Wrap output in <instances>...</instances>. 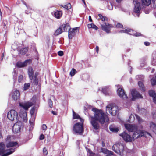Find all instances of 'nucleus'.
Segmentation results:
<instances>
[{
  "label": "nucleus",
  "mask_w": 156,
  "mask_h": 156,
  "mask_svg": "<svg viewBox=\"0 0 156 156\" xmlns=\"http://www.w3.org/2000/svg\"><path fill=\"white\" fill-rule=\"evenodd\" d=\"M94 112V116H91L90 123L95 130L98 129L100 127L98 121L101 124L108 122L109 120V118L107 115L105 113L101 110H98L96 108L92 109Z\"/></svg>",
  "instance_id": "obj_1"
},
{
  "label": "nucleus",
  "mask_w": 156,
  "mask_h": 156,
  "mask_svg": "<svg viewBox=\"0 0 156 156\" xmlns=\"http://www.w3.org/2000/svg\"><path fill=\"white\" fill-rule=\"evenodd\" d=\"M147 134L151 136V134L147 132L142 130H138L135 131L133 133L132 137L130 135L125 132H124L119 134V136H121L123 139L126 142H131L133 141L135 139H137L143 136H146Z\"/></svg>",
  "instance_id": "obj_2"
},
{
  "label": "nucleus",
  "mask_w": 156,
  "mask_h": 156,
  "mask_svg": "<svg viewBox=\"0 0 156 156\" xmlns=\"http://www.w3.org/2000/svg\"><path fill=\"white\" fill-rule=\"evenodd\" d=\"M33 103L31 102H20L19 105L21 108L19 115L25 122L27 121V113L26 112L30 107L33 105Z\"/></svg>",
  "instance_id": "obj_3"
},
{
  "label": "nucleus",
  "mask_w": 156,
  "mask_h": 156,
  "mask_svg": "<svg viewBox=\"0 0 156 156\" xmlns=\"http://www.w3.org/2000/svg\"><path fill=\"white\" fill-rule=\"evenodd\" d=\"M15 151V149L13 148L6 150L4 144L2 143H0V155L1 156H7L12 154Z\"/></svg>",
  "instance_id": "obj_4"
},
{
  "label": "nucleus",
  "mask_w": 156,
  "mask_h": 156,
  "mask_svg": "<svg viewBox=\"0 0 156 156\" xmlns=\"http://www.w3.org/2000/svg\"><path fill=\"white\" fill-rule=\"evenodd\" d=\"M118 108L117 106L113 104L108 105L106 107L107 113H109L112 115H115L118 112Z\"/></svg>",
  "instance_id": "obj_5"
},
{
  "label": "nucleus",
  "mask_w": 156,
  "mask_h": 156,
  "mask_svg": "<svg viewBox=\"0 0 156 156\" xmlns=\"http://www.w3.org/2000/svg\"><path fill=\"white\" fill-rule=\"evenodd\" d=\"M112 149L120 156H122L124 152V146L120 143L115 144L112 147Z\"/></svg>",
  "instance_id": "obj_6"
},
{
  "label": "nucleus",
  "mask_w": 156,
  "mask_h": 156,
  "mask_svg": "<svg viewBox=\"0 0 156 156\" xmlns=\"http://www.w3.org/2000/svg\"><path fill=\"white\" fill-rule=\"evenodd\" d=\"M83 123H77L75 124L73 128V131L76 133L82 134L83 131Z\"/></svg>",
  "instance_id": "obj_7"
},
{
  "label": "nucleus",
  "mask_w": 156,
  "mask_h": 156,
  "mask_svg": "<svg viewBox=\"0 0 156 156\" xmlns=\"http://www.w3.org/2000/svg\"><path fill=\"white\" fill-rule=\"evenodd\" d=\"M8 118L11 121L16 120L18 117L17 112L14 110H11L7 114Z\"/></svg>",
  "instance_id": "obj_8"
},
{
  "label": "nucleus",
  "mask_w": 156,
  "mask_h": 156,
  "mask_svg": "<svg viewBox=\"0 0 156 156\" xmlns=\"http://www.w3.org/2000/svg\"><path fill=\"white\" fill-rule=\"evenodd\" d=\"M23 124L20 121H18L14 124L12 127V131L15 133H19L23 128Z\"/></svg>",
  "instance_id": "obj_9"
},
{
  "label": "nucleus",
  "mask_w": 156,
  "mask_h": 156,
  "mask_svg": "<svg viewBox=\"0 0 156 156\" xmlns=\"http://www.w3.org/2000/svg\"><path fill=\"white\" fill-rule=\"evenodd\" d=\"M30 114L31 115V118L29 120V123L31 126H33L34 125L36 115L35 107H33L31 109L30 111Z\"/></svg>",
  "instance_id": "obj_10"
},
{
  "label": "nucleus",
  "mask_w": 156,
  "mask_h": 156,
  "mask_svg": "<svg viewBox=\"0 0 156 156\" xmlns=\"http://www.w3.org/2000/svg\"><path fill=\"white\" fill-rule=\"evenodd\" d=\"M121 33H126L128 34L132 35L135 36H141V34L140 33L137 32L135 31H133V30L130 29H127L123 30H121L120 31Z\"/></svg>",
  "instance_id": "obj_11"
},
{
  "label": "nucleus",
  "mask_w": 156,
  "mask_h": 156,
  "mask_svg": "<svg viewBox=\"0 0 156 156\" xmlns=\"http://www.w3.org/2000/svg\"><path fill=\"white\" fill-rule=\"evenodd\" d=\"M135 117H136L139 123H141L143 122V120L136 114H131L130 115L129 119V122H133L135 120Z\"/></svg>",
  "instance_id": "obj_12"
},
{
  "label": "nucleus",
  "mask_w": 156,
  "mask_h": 156,
  "mask_svg": "<svg viewBox=\"0 0 156 156\" xmlns=\"http://www.w3.org/2000/svg\"><path fill=\"white\" fill-rule=\"evenodd\" d=\"M117 93L118 95L122 99L126 100L127 99L128 97L126 94L125 93L124 90L121 88L119 87L118 88Z\"/></svg>",
  "instance_id": "obj_13"
},
{
  "label": "nucleus",
  "mask_w": 156,
  "mask_h": 156,
  "mask_svg": "<svg viewBox=\"0 0 156 156\" xmlns=\"http://www.w3.org/2000/svg\"><path fill=\"white\" fill-rule=\"evenodd\" d=\"M101 28L102 30L105 31L107 33H110L111 28L113 27V26L109 23H104L103 24L101 25Z\"/></svg>",
  "instance_id": "obj_14"
},
{
  "label": "nucleus",
  "mask_w": 156,
  "mask_h": 156,
  "mask_svg": "<svg viewBox=\"0 0 156 156\" xmlns=\"http://www.w3.org/2000/svg\"><path fill=\"white\" fill-rule=\"evenodd\" d=\"M124 125L126 129L129 132H132L135 130H136V131L138 130H136L137 127V126L135 125L125 124ZM138 130L139 131V130Z\"/></svg>",
  "instance_id": "obj_15"
},
{
  "label": "nucleus",
  "mask_w": 156,
  "mask_h": 156,
  "mask_svg": "<svg viewBox=\"0 0 156 156\" xmlns=\"http://www.w3.org/2000/svg\"><path fill=\"white\" fill-rule=\"evenodd\" d=\"M31 62V60L30 59L27 60L23 62L19 61L16 64V66L19 68L23 67L29 64Z\"/></svg>",
  "instance_id": "obj_16"
},
{
  "label": "nucleus",
  "mask_w": 156,
  "mask_h": 156,
  "mask_svg": "<svg viewBox=\"0 0 156 156\" xmlns=\"http://www.w3.org/2000/svg\"><path fill=\"white\" fill-rule=\"evenodd\" d=\"M11 95L12 98L16 101L20 98V93L18 90H15L12 91Z\"/></svg>",
  "instance_id": "obj_17"
},
{
  "label": "nucleus",
  "mask_w": 156,
  "mask_h": 156,
  "mask_svg": "<svg viewBox=\"0 0 156 156\" xmlns=\"http://www.w3.org/2000/svg\"><path fill=\"white\" fill-rule=\"evenodd\" d=\"M131 94L133 100H134L136 99L142 98V96L138 92L135 90H132Z\"/></svg>",
  "instance_id": "obj_18"
},
{
  "label": "nucleus",
  "mask_w": 156,
  "mask_h": 156,
  "mask_svg": "<svg viewBox=\"0 0 156 156\" xmlns=\"http://www.w3.org/2000/svg\"><path fill=\"white\" fill-rule=\"evenodd\" d=\"M135 8L134 10V12L138 14L140 11V4L137 1L134 2ZM137 16L139 17V14H138Z\"/></svg>",
  "instance_id": "obj_19"
},
{
  "label": "nucleus",
  "mask_w": 156,
  "mask_h": 156,
  "mask_svg": "<svg viewBox=\"0 0 156 156\" xmlns=\"http://www.w3.org/2000/svg\"><path fill=\"white\" fill-rule=\"evenodd\" d=\"M59 27L62 32L66 31L68 29L69 30L70 29V27L69 23L64 24L60 26Z\"/></svg>",
  "instance_id": "obj_20"
},
{
  "label": "nucleus",
  "mask_w": 156,
  "mask_h": 156,
  "mask_svg": "<svg viewBox=\"0 0 156 156\" xmlns=\"http://www.w3.org/2000/svg\"><path fill=\"white\" fill-rule=\"evenodd\" d=\"M149 95L152 97L153 102L156 104V93L155 91L153 90H150L149 91Z\"/></svg>",
  "instance_id": "obj_21"
},
{
  "label": "nucleus",
  "mask_w": 156,
  "mask_h": 156,
  "mask_svg": "<svg viewBox=\"0 0 156 156\" xmlns=\"http://www.w3.org/2000/svg\"><path fill=\"white\" fill-rule=\"evenodd\" d=\"M69 30V37L70 39H71L72 37L74 35L75 31L77 30V28H73L72 29Z\"/></svg>",
  "instance_id": "obj_22"
},
{
  "label": "nucleus",
  "mask_w": 156,
  "mask_h": 156,
  "mask_svg": "<svg viewBox=\"0 0 156 156\" xmlns=\"http://www.w3.org/2000/svg\"><path fill=\"white\" fill-rule=\"evenodd\" d=\"M17 146L18 147V144L16 142L10 141L6 145L7 148L11 147H14Z\"/></svg>",
  "instance_id": "obj_23"
},
{
  "label": "nucleus",
  "mask_w": 156,
  "mask_h": 156,
  "mask_svg": "<svg viewBox=\"0 0 156 156\" xmlns=\"http://www.w3.org/2000/svg\"><path fill=\"white\" fill-rule=\"evenodd\" d=\"M150 130L156 134V125L153 122H151L149 125Z\"/></svg>",
  "instance_id": "obj_24"
},
{
  "label": "nucleus",
  "mask_w": 156,
  "mask_h": 156,
  "mask_svg": "<svg viewBox=\"0 0 156 156\" xmlns=\"http://www.w3.org/2000/svg\"><path fill=\"white\" fill-rule=\"evenodd\" d=\"M28 74L30 80H32L33 78L34 72L31 67H29L28 69Z\"/></svg>",
  "instance_id": "obj_25"
},
{
  "label": "nucleus",
  "mask_w": 156,
  "mask_h": 156,
  "mask_svg": "<svg viewBox=\"0 0 156 156\" xmlns=\"http://www.w3.org/2000/svg\"><path fill=\"white\" fill-rule=\"evenodd\" d=\"M151 63L154 66L156 65V53H154L152 55V58L151 60Z\"/></svg>",
  "instance_id": "obj_26"
},
{
  "label": "nucleus",
  "mask_w": 156,
  "mask_h": 156,
  "mask_svg": "<svg viewBox=\"0 0 156 156\" xmlns=\"http://www.w3.org/2000/svg\"><path fill=\"white\" fill-rule=\"evenodd\" d=\"M73 119H78L80 120V121L81 122H83L84 120L82 119L79 115L78 114L76 113L74 111H73Z\"/></svg>",
  "instance_id": "obj_27"
},
{
  "label": "nucleus",
  "mask_w": 156,
  "mask_h": 156,
  "mask_svg": "<svg viewBox=\"0 0 156 156\" xmlns=\"http://www.w3.org/2000/svg\"><path fill=\"white\" fill-rule=\"evenodd\" d=\"M62 12L61 11H56L54 13V16L57 19H59L62 15Z\"/></svg>",
  "instance_id": "obj_28"
},
{
  "label": "nucleus",
  "mask_w": 156,
  "mask_h": 156,
  "mask_svg": "<svg viewBox=\"0 0 156 156\" xmlns=\"http://www.w3.org/2000/svg\"><path fill=\"white\" fill-rule=\"evenodd\" d=\"M138 85L141 91L144 92L145 91V89L144 88V85L142 82L140 81L138 82Z\"/></svg>",
  "instance_id": "obj_29"
},
{
  "label": "nucleus",
  "mask_w": 156,
  "mask_h": 156,
  "mask_svg": "<svg viewBox=\"0 0 156 156\" xmlns=\"http://www.w3.org/2000/svg\"><path fill=\"white\" fill-rule=\"evenodd\" d=\"M102 152H103V153H105V154H109V155H113V152L109 151L106 149L105 148H103L101 149Z\"/></svg>",
  "instance_id": "obj_30"
},
{
  "label": "nucleus",
  "mask_w": 156,
  "mask_h": 156,
  "mask_svg": "<svg viewBox=\"0 0 156 156\" xmlns=\"http://www.w3.org/2000/svg\"><path fill=\"white\" fill-rule=\"evenodd\" d=\"M151 0H141L142 4L144 5L148 6L151 2Z\"/></svg>",
  "instance_id": "obj_31"
},
{
  "label": "nucleus",
  "mask_w": 156,
  "mask_h": 156,
  "mask_svg": "<svg viewBox=\"0 0 156 156\" xmlns=\"http://www.w3.org/2000/svg\"><path fill=\"white\" fill-rule=\"evenodd\" d=\"M102 91L105 95H107L109 94V89L107 87H106L103 88L102 89Z\"/></svg>",
  "instance_id": "obj_32"
},
{
  "label": "nucleus",
  "mask_w": 156,
  "mask_h": 156,
  "mask_svg": "<svg viewBox=\"0 0 156 156\" xmlns=\"http://www.w3.org/2000/svg\"><path fill=\"white\" fill-rule=\"evenodd\" d=\"M88 27L89 28H93L96 30L98 29V27L94 24L93 23L89 24L87 25Z\"/></svg>",
  "instance_id": "obj_33"
},
{
  "label": "nucleus",
  "mask_w": 156,
  "mask_h": 156,
  "mask_svg": "<svg viewBox=\"0 0 156 156\" xmlns=\"http://www.w3.org/2000/svg\"><path fill=\"white\" fill-rule=\"evenodd\" d=\"M109 129L111 131L115 132H117L119 130V129L118 128L112 126H110Z\"/></svg>",
  "instance_id": "obj_34"
},
{
  "label": "nucleus",
  "mask_w": 156,
  "mask_h": 156,
  "mask_svg": "<svg viewBox=\"0 0 156 156\" xmlns=\"http://www.w3.org/2000/svg\"><path fill=\"white\" fill-rule=\"evenodd\" d=\"M62 32V31L60 27H59L55 31L54 33V34L55 36H57L60 34Z\"/></svg>",
  "instance_id": "obj_35"
},
{
  "label": "nucleus",
  "mask_w": 156,
  "mask_h": 156,
  "mask_svg": "<svg viewBox=\"0 0 156 156\" xmlns=\"http://www.w3.org/2000/svg\"><path fill=\"white\" fill-rule=\"evenodd\" d=\"M30 86V84L29 83H25L24 84L23 89L25 90H26L28 89Z\"/></svg>",
  "instance_id": "obj_36"
},
{
  "label": "nucleus",
  "mask_w": 156,
  "mask_h": 156,
  "mask_svg": "<svg viewBox=\"0 0 156 156\" xmlns=\"http://www.w3.org/2000/svg\"><path fill=\"white\" fill-rule=\"evenodd\" d=\"M98 16L100 18V19L102 21H105V20H107L108 19L107 18H106L105 16H104L101 14H98Z\"/></svg>",
  "instance_id": "obj_37"
},
{
  "label": "nucleus",
  "mask_w": 156,
  "mask_h": 156,
  "mask_svg": "<svg viewBox=\"0 0 156 156\" xmlns=\"http://www.w3.org/2000/svg\"><path fill=\"white\" fill-rule=\"evenodd\" d=\"M76 73V70L74 69H73L70 72V75L71 76H73Z\"/></svg>",
  "instance_id": "obj_38"
},
{
  "label": "nucleus",
  "mask_w": 156,
  "mask_h": 156,
  "mask_svg": "<svg viewBox=\"0 0 156 156\" xmlns=\"http://www.w3.org/2000/svg\"><path fill=\"white\" fill-rule=\"evenodd\" d=\"M63 7L67 9H69L71 8V6L70 3H68L66 5H64Z\"/></svg>",
  "instance_id": "obj_39"
},
{
  "label": "nucleus",
  "mask_w": 156,
  "mask_h": 156,
  "mask_svg": "<svg viewBox=\"0 0 156 156\" xmlns=\"http://www.w3.org/2000/svg\"><path fill=\"white\" fill-rule=\"evenodd\" d=\"M156 78H153L151 79V82L152 85H156Z\"/></svg>",
  "instance_id": "obj_40"
},
{
  "label": "nucleus",
  "mask_w": 156,
  "mask_h": 156,
  "mask_svg": "<svg viewBox=\"0 0 156 156\" xmlns=\"http://www.w3.org/2000/svg\"><path fill=\"white\" fill-rule=\"evenodd\" d=\"M28 51V49L27 47L22 49L21 50V52L22 54H25Z\"/></svg>",
  "instance_id": "obj_41"
},
{
  "label": "nucleus",
  "mask_w": 156,
  "mask_h": 156,
  "mask_svg": "<svg viewBox=\"0 0 156 156\" xmlns=\"http://www.w3.org/2000/svg\"><path fill=\"white\" fill-rule=\"evenodd\" d=\"M23 80V76L22 75H20L18 76V81L19 83H21Z\"/></svg>",
  "instance_id": "obj_42"
},
{
  "label": "nucleus",
  "mask_w": 156,
  "mask_h": 156,
  "mask_svg": "<svg viewBox=\"0 0 156 156\" xmlns=\"http://www.w3.org/2000/svg\"><path fill=\"white\" fill-rule=\"evenodd\" d=\"M115 25L117 28H122L123 27V26L122 24L118 23H115Z\"/></svg>",
  "instance_id": "obj_43"
},
{
  "label": "nucleus",
  "mask_w": 156,
  "mask_h": 156,
  "mask_svg": "<svg viewBox=\"0 0 156 156\" xmlns=\"http://www.w3.org/2000/svg\"><path fill=\"white\" fill-rule=\"evenodd\" d=\"M38 83V80L36 78V77H34L33 80V83L35 85H37Z\"/></svg>",
  "instance_id": "obj_44"
},
{
  "label": "nucleus",
  "mask_w": 156,
  "mask_h": 156,
  "mask_svg": "<svg viewBox=\"0 0 156 156\" xmlns=\"http://www.w3.org/2000/svg\"><path fill=\"white\" fill-rule=\"evenodd\" d=\"M48 103L50 107L51 108H52V101L51 100H50V99L48 100Z\"/></svg>",
  "instance_id": "obj_45"
},
{
  "label": "nucleus",
  "mask_w": 156,
  "mask_h": 156,
  "mask_svg": "<svg viewBox=\"0 0 156 156\" xmlns=\"http://www.w3.org/2000/svg\"><path fill=\"white\" fill-rule=\"evenodd\" d=\"M42 129L44 131L46 130L47 129L46 125L45 124H43L42 126Z\"/></svg>",
  "instance_id": "obj_46"
},
{
  "label": "nucleus",
  "mask_w": 156,
  "mask_h": 156,
  "mask_svg": "<svg viewBox=\"0 0 156 156\" xmlns=\"http://www.w3.org/2000/svg\"><path fill=\"white\" fill-rule=\"evenodd\" d=\"M43 154L45 155H47L48 154V152L45 148H44L43 150Z\"/></svg>",
  "instance_id": "obj_47"
},
{
  "label": "nucleus",
  "mask_w": 156,
  "mask_h": 156,
  "mask_svg": "<svg viewBox=\"0 0 156 156\" xmlns=\"http://www.w3.org/2000/svg\"><path fill=\"white\" fill-rule=\"evenodd\" d=\"M58 54L59 56H62L63 55V52L62 51H59L58 52Z\"/></svg>",
  "instance_id": "obj_48"
},
{
  "label": "nucleus",
  "mask_w": 156,
  "mask_h": 156,
  "mask_svg": "<svg viewBox=\"0 0 156 156\" xmlns=\"http://www.w3.org/2000/svg\"><path fill=\"white\" fill-rule=\"evenodd\" d=\"M44 135L43 134H41L40 136L39 139L41 140H42L43 139H44Z\"/></svg>",
  "instance_id": "obj_49"
},
{
  "label": "nucleus",
  "mask_w": 156,
  "mask_h": 156,
  "mask_svg": "<svg viewBox=\"0 0 156 156\" xmlns=\"http://www.w3.org/2000/svg\"><path fill=\"white\" fill-rule=\"evenodd\" d=\"M142 155L143 156H147V153L146 152H144L142 153Z\"/></svg>",
  "instance_id": "obj_50"
},
{
  "label": "nucleus",
  "mask_w": 156,
  "mask_h": 156,
  "mask_svg": "<svg viewBox=\"0 0 156 156\" xmlns=\"http://www.w3.org/2000/svg\"><path fill=\"white\" fill-rule=\"evenodd\" d=\"M96 50L97 53H98L99 51V47L97 46L96 48Z\"/></svg>",
  "instance_id": "obj_51"
},
{
  "label": "nucleus",
  "mask_w": 156,
  "mask_h": 156,
  "mask_svg": "<svg viewBox=\"0 0 156 156\" xmlns=\"http://www.w3.org/2000/svg\"><path fill=\"white\" fill-rule=\"evenodd\" d=\"M144 44L146 46H148L149 45L150 43L149 42H144Z\"/></svg>",
  "instance_id": "obj_52"
},
{
  "label": "nucleus",
  "mask_w": 156,
  "mask_h": 156,
  "mask_svg": "<svg viewBox=\"0 0 156 156\" xmlns=\"http://www.w3.org/2000/svg\"><path fill=\"white\" fill-rule=\"evenodd\" d=\"M89 20L90 21V22L92 21V19H91V17L90 16H89Z\"/></svg>",
  "instance_id": "obj_53"
},
{
  "label": "nucleus",
  "mask_w": 156,
  "mask_h": 156,
  "mask_svg": "<svg viewBox=\"0 0 156 156\" xmlns=\"http://www.w3.org/2000/svg\"><path fill=\"white\" fill-rule=\"evenodd\" d=\"M108 9H109V10H112V5L111 6V7L110 6H109V8H108Z\"/></svg>",
  "instance_id": "obj_54"
},
{
  "label": "nucleus",
  "mask_w": 156,
  "mask_h": 156,
  "mask_svg": "<svg viewBox=\"0 0 156 156\" xmlns=\"http://www.w3.org/2000/svg\"><path fill=\"white\" fill-rule=\"evenodd\" d=\"M4 53L2 54V59L4 57Z\"/></svg>",
  "instance_id": "obj_55"
},
{
  "label": "nucleus",
  "mask_w": 156,
  "mask_h": 156,
  "mask_svg": "<svg viewBox=\"0 0 156 156\" xmlns=\"http://www.w3.org/2000/svg\"><path fill=\"white\" fill-rule=\"evenodd\" d=\"M52 113H53L54 115H56L55 112H54L53 111H52Z\"/></svg>",
  "instance_id": "obj_56"
},
{
  "label": "nucleus",
  "mask_w": 156,
  "mask_h": 156,
  "mask_svg": "<svg viewBox=\"0 0 156 156\" xmlns=\"http://www.w3.org/2000/svg\"><path fill=\"white\" fill-rule=\"evenodd\" d=\"M83 1V3H84V4L85 5H86V4L85 3V1L84 0H82Z\"/></svg>",
  "instance_id": "obj_57"
},
{
  "label": "nucleus",
  "mask_w": 156,
  "mask_h": 156,
  "mask_svg": "<svg viewBox=\"0 0 156 156\" xmlns=\"http://www.w3.org/2000/svg\"><path fill=\"white\" fill-rule=\"evenodd\" d=\"M2 134L0 133V138L2 137Z\"/></svg>",
  "instance_id": "obj_58"
},
{
  "label": "nucleus",
  "mask_w": 156,
  "mask_h": 156,
  "mask_svg": "<svg viewBox=\"0 0 156 156\" xmlns=\"http://www.w3.org/2000/svg\"><path fill=\"white\" fill-rule=\"evenodd\" d=\"M152 156H156V154H154L152 155Z\"/></svg>",
  "instance_id": "obj_59"
},
{
  "label": "nucleus",
  "mask_w": 156,
  "mask_h": 156,
  "mask_svg": "<svg viewBox=\"0 0 156 156\" xmlns=\"http://www.w3.org/2000/svg\"><path fill=\"white\" fill-rule=\"evenodd\" d=\"M139 76H140V77H142L143 76L141 75H140ZM137 77H139V76H138Z\"/></svg>",
  "instance_id": "obj_60"
},
{
  "label": "nucleus",
  "mask_w": 156,
  "mask_h": 156,
  "mask_svg": "<svg viewBox=\"0 0 156 156\" xmlns=\"http://www.w3.org/2000/svg\"><path fill=\"white\" fill-rule=\"evenodd\" d=\"M10 138V136H8L7 137V138Z\"/></svg>",
  "instance_id": "obj_61"
},
{
  "label": "nucleus",
  "mask_w": 156,
  "mask_h": 156,
  "mask_svg": "<svg viewBox=\"0 0 156 156\" xmlns=\"http://www.w3.org/2000/svg\"><path fill=\"white\" fill-rule=\"evenodd\" d=\"M102 146H105V144H103Z\"/></svg>",
  "instance_id": "obj_62"
},
{
  "label": "nucleus",
  "mask_w": 156,
  "mask_h": 156,
  "mask_svg": "<svg viewBox=\"0 0 156 156\" xmlns=\"http://www.w3.org/2000/svg\"><path fill=\"white\" fill-rule=\"evenodd\" d=\"M14 73L15 74L16 73V72H14Z\"/></svg>",
  "instance_id": "obj_63"
},
{
  "label": "nucleus",
  "mask_w": 156,
  "mask_h": 156,
  "mask_svg": "<svg viewBox=\"0 0 156 156\" xmlns=\"http://www.w3.org/2000/svg\"><path fill=\"white\" fill-rule=\"evenodd\" d=\"M26 13H27V14H28V13H27V12H26Z\"/></svg>",
  "instance_id": "obj_64"
}]
</instances>
